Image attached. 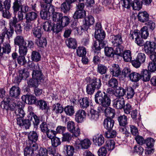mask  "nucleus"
Returning a JSON list of instances; mask_svg holds the SVG:
<instances>
[{
  "mask_svg": "<svg viewBox=\"0 0 156 156\" xmlns=\"http://www.w3.org/2000/svg\"><path fill=\"white\" fill-rule=\"evenodd\" d=\"M104 94L101 91L98 90L95 94L94 99L95 102L101 105V108H107L110 106L111 103V99L110 96L105 94L103 92Z\"/></svg>",
  "mask_w": 156,
  "mask_h": 156,
  "instance_id": "f257e3e1",
  "label": "nucleus"
},
{
  "mask_svg": "<svg viewBox=\"0 0 156 156\" xmlns=\"http://www.w3.org/2000/svg\"><path fill=\"white\" fill-rule=\"evenodd\" d=\"M2 25L3 26L0 34V44H2L5 39H7L8 41L10 42V39L12 38L14 33V29L12 28L10 26H9V28L5 26V22L3 23Z\"/></svg>",
  "mask_w": 156,
  "mask_h": 156,
  "instance_id": "f03ea898",
  "label": "nucleus"
},
{
  "mask_svg": "<svg viewBox=\"0 0 156 156\" xmlns=\"http://www.w3.org/2000/svg\"><path fill=\"white\" fill-rule=\"evenodd\" d=\"M41 11L40 15L41 18L44 20H48L49 18L51 13L55 11L54 6L44 5V3L41 4Z\"/></svg>",
  "mask_w": 156,
  "mask_h": 156,
  "instance_id": "7ed1b4c3",
  "label": "nucleus"
},
{
  "mask_svg": "<svg viewBox=\"0 0 156 156\" xmlns=\"http://www.w3.org/2000/svg\"><path fill=\"white\" fill-rule=\"evenodd\" d=\"M18 21L16 15L9 20V25L12 28H14L15 32L17 35L21 34L23 31L21 24L18 22Z\"/></svg>",
  "mask_w": 156,
  "mask_h": 156,
  "instance_id": "20e7f679",
  "label": "nucleus"
},
{
  "mask_svg": "<svg viewBox=\"0 0 156 156\" xmlns=\"http://www.w3.org/2000/svg\"><path fill=\"white\" fill-rule=\"evenodd\" d=\"M28 119H23L20 118H17V124L20 127L24 128L26 129H29L31 126V121L32 120V116L28 115L27 116Z\"/></svg>",
  "mask_w": 156,
  "mask_h": 156,
  "instance_id": "39448f33",
  "label": "nucleus"
},
{
  "mask_svg": "<svg viewBox=\"0 0 156 156\" xmlns=\"http://www.w3.org/2000/svg\"><path fill=\"white\" fill-rule=\"evenodd\" d=\"M95 21L94 17L91 15L85 17L83 21V24L81 27V30H87L90 26L93 25Z\"/></svg>",
  "mask_w": 156,
  "mask_h": 156,
  "instance_id": "423d86ee",
  "label": "nucleus"
},
{
  "mask_svg": "<svg viewBox=\"0 0 156 156\" xmlns=\"http://www.w3.org/2000/svg\"><path fill=\"white\" fill-rule=\"evenodd\" d=\"M144 49L146 54H150L155 51L156 46L153 41H147L144 44Z\"/></svg>",
  "mask_w": 156,
  "mask_h": 156,
  "instance_id": "0eeeda50",
  "label": "nucleus"
},
{
  "mask_svg": "<svg viewBox=\"0 0 156 156\" xmlns=\"http://www.w3.org/2000/svg\"><path fill=\"white\" fill-rule=\"evenodd\" d=\"M27 145L24 149V156H34L36 155L34 154V151H36L38 148V146L34 145L29 144L27 143Z\"/></svg>",
  "mask_w": 156,
  "mask_h": 156,
  "instance_id": "6e6552de",
  "label": "nucleus"
},
{
  "mask_svg": "<svg viewBox=\"0 0 156 156\" xmlns=\"http://www.w3.org/2000/svg\"><path fill=\"white\" fill-rule=\"evenodd\" d=\"M98 110L100 112H105L106 118L112 119L114 117L115 114V110L111 108H105L104 109L101 106L98 108Z\"/></svg>",
  "mask_w": 156,
  "mask_h": 156,
  "instance_id": "1a4fd4ad",
  "label": "nucleus"
},
{
  "mask_svg": "<svg viewBox=\"0 0 156 156\" xmlns=\"http://www.w3.org/2000/svg\"><path fill=\"white\" fill-rule=\"evenodd\" d=\"M125 105V100L123 97H117L112 101V105L117 109L122 108Z\"/></svg>",
  "mask_w": 156,
  "mask_h": 156,
  "instance_id": "9d476101",
  "label": "nucleus"
},
{
  "mask_svg": "<svg viewBox=\"0 0 156 156\" xmlns=\"http://www.w3.org/2000/svg\"><path fill=\"white\" fill-rule=\"evenodd\" d=\"M38 136L36 132L33 131L30 132L28 135V141L27 144L38 146L36 143L38 140Z\"/></svg>",
  "mask_w": 156,
  "mask_h": 156,
  "instance_id": "9b49d317",
  "label": "nucleus"
},
{
  "mask_svg": "<svg viewBox=\"0 0 156 156\" xmlns=\"http://www.w3.org/2000/svg\"><path fill=\"white\" fill-rule=\"evenodd\" d=\"M9 43L10 42L8 41L2 43V47L0 46V57H2L4 54H9L10 52L11 47Z\"/></svg>",
  "mask_w": 156,
  "mask_h": 156,
  "instance_id": "f8f14e48",
  "label": "nucleus"
},
{
  "mask_svg": "<svg viewBox=\"0 0 156 156\" xmlns=\"http://www.w3.org/2000/svg\"><path fill=\"white\" fill-rule=\"evenodd\" d=\"M123 43V41L121 34H119L116 35L112 36V43L114 47L122 45Z\"/></svg>",
  "mask_w": 156,
  "mask_h": 156,
  "instance_id": "ddd939ff",
  "label": "nucleus"
},
{
  "mask_svg": "<svg viewBox=\"0 0 156 156\" xmlns=\"http://www.w3.org/2000/svg\"><path fill=\"white\" fill-rule=\"evenodd\" d=\"M110 73L112 76L118 77L121 74L120 68L118 64H112L110 68Z\"/></svg>",
  "mask_w": 156,
  "mask_h": 156,
  "instance_id": "4468645a",
  "label": "nucleus"
},
{
  "mask_svg": "<svg viewBox=\"0 0 156 156\" xmlns=\"http://www.w3.org/2000/svg\"><path fill=\"white\" fill-rule=\"evenodd\" d=\"M21 98L23 101L29 105L34 104L36 101V97L31 94L23 96Z\"/></svg>",
  "mask_w": 156,
  "mask_h": 156,
  "instance_id": "2eb2a0df",
  "label": "nucleus"
},
{
  "mask_svg": "<svg viewBox=\"0 0 156 156\" xmlns=\"http://www.w3.org/2000/svg\"><path fill=\"white\" fill-rule=\"evenodd\" d=\"M105 43L101 42H98L97 41H95L93 44V46L94 49L93 50L95 53H97L98 55H99V56L101 57V50L105 46Z\"/></svg>",
  "mask_w": 156,
  "mask_h": 156,
  "instance_id": "dca6fc26",
  "label": "nucleus"
},
{
  "mask_svg": "<svg viewBox=\"0 0 156 156\" xmlns=\"http://www.w3.org/2000/svg\"><path fill=\"white\" fill-rule=\"evenodd\" d=\"M85 112L83 109L78 110L75 114V120L78 123L83 121L86 115Z\"/></svg>",
  "mask_w": 156,
  "mask_h": 156,
  "instance_id": "f3484780",
  "label": "nucleus"
},
{
  "mask_svg": "<svg viewBox=\"0 0 156 156\" xmlns=\"http://www.w3.org/2000/svg\"><path fill=\"white\" fill-rule=\"evenodd\" d=\"M29 115H31V116H32V117H33L34 120V121L33 122V124L34 128H37L40 122V121L41 122L44 121V116L43 115L39 117L34 112H32Z\"/></svg>",
  "mask_w": 156,
  "mask_h": 156,
  "instance_id": "a211bd4d",
  "label": "nucleus"
},
{
  "mask_svg": "<svg viewBox=\"0 0 156 156\" xmlns=\"http://www.w3.org/2000/svg\"><path fill=\"white\" fill-rule=\"evenodd\" d=\"M37 105L40 109L44 110L47 114L48 113L50 109L46 101L42 100H38L37 102Z\"/></svg>",
  "mask_w": 156,
  "mask_h": 156,
  "instance_id": "6ab92c4d",
  "label": "nucleus"
},
{
  "mask_svg": "<svg viewBox=\"0 0 156 156\" xmlns=\"http://www.w3.org/2000/svg\"><path fill=\"white\" fill-rule=\"evenodd\" d=\"M38 13V11L29 12L25 14V18L26 20L34 21L37 18Z\"/></svg>",
  "mask_w": 156,
  "mask_h": 156,
  "instance_id": "aec40b11",
  "label": "nucleus"
},
{
  "mask_svg": "<svg viewBox=\"0 0 156 156\" xmlns=\"http://www.w3.org/2000/svg\"><path fill=\"white\" fill-rule=\"evenodd\" d=\"M105 36V34L103 30L95 31L94 33L95 38L98 42L105 43L104 40Z\"/></svg>",
  "mask_w": 156,
  "mask_h": 156,
  "instance_id": "412c9836",
  "label": "nucleus"
},
{
  "mask_svg": "<svg viewBox=\"0 0 156 156\" xmlns=\"http://www.w3.org/2000/svg\"><path fill=\"white\" fill-rule=\"evenodd\" d=\"M93 141L96 145L101 146L104 143V138L102 134H97L94 136Z\"/></svg>",
  "mask_w": 156,
  "mask_h": 156,
  "instance_id": "4be33fe9",
  "label": "nucleus"
},
{
  "mask_svg": "<svg viewBox=\"0 0 156 156\" xmlns=\"http://www.w3.org/2000/svg\"><path fill=\"white\" fill-rule=\"evenodd\" d=\"M149 16V14L146 11H142L138 13L137 18L138 21L141 23H144L148 20Z\"/></svg>",
  "mask_w": 156,
  "mask_h": 156,
  "instance_id": "5701e85b",
  "label": "nucleus"
},
{
  "mask_svg": "<svg viewBox=\"0 0 156 156\" xmlns=\"http://www.w3.org/2000/svg\"><path fill=\"white\" fill-rule=\"evenodd\" d=\"M90 101L88 98L85 97L80 99L79 102L80 108L83 109H86L90 105Z\"/></svg>",
  "mask_w": 156,
  "mask_h": 156,
  "instance_id": "b1692460",
  "label": "nucleus"
},
{
  "mask_svg": "<svg viewBox=\"0 0 156 156\" xmlns=\"http://www.w3.org/2000/svg\"><path fill=\"white\" fill-rule=\"evenodd\" d=\"M90 83L97 90L100 89L102 85L101 79L95 77L90 79Z\"/></svg>",
  "mask_w": 156,
  "mask_h": 156,
  "instance_id": "393cba45",
  "label": "nucleus"
},
{
  "mask_svg": "<svg viewBox=\"0 0 156 156\" xmlns=\"http://www.w3.org/2000/svg\"><path fill=\"white\" fill-rule=\"evenodd\" d=\"M63 110L62 106L59 103H55L52 105V111L55 114L58 115L62 113Z\"/></svg>",
  "mask_w": 156,
  "mask_h": 156,
  "instance_id": "a878e982",
  "label": "nucleus"
},
{
  "mask_svg": "<svg viewBox=\"0 0 156 156\" xmlns=\"http://www.w3.org/2000/svg\"><path fill=\"white\" fill-rule=\"evenodd\" d=\"M114 124V120L112 119L106 118L104 122V127L107 130H110L113 128Z\"/></svg>",
  "mask_w": 156,
  "mask_h": 156,
  "instance_id": "bb28decb",
  "label": "nucleus"
},
{
  "mask_svg": "<svg viewBox=\"0 0 156 156\" xmlns=\"http://www.w3.org/2000/svg\"><path fill=\"white\" fill-rule=\"evenodd\" d=\"M20 93V90L18 87L13 86L10 89L9 94L11 96L17 97Z\"/></svg>",
  "mask_w": 156,
  "mask_h": 156,
  "instance_id": "cd10ccee",
  "label": "nucleus"
},
{
  "mask_svg": "<svg viewBox=\"0 0 156 156\" xmlns=\"http://www.w3.org/2000/svg\"><path fill=\"white\" fill-rule=\"evenodd\" d=\"M117 120L120 126L125 127L128 124V118L125 115L119 116Z\"/></svg>",
  "mask_w": 156,
  "mask_h": 156,
  "instance_id": "c85d7f7f",
  "label": "nucleus"
},
{
  "mask_svg": "<svg viewBox=\"0 0 156 156\" xmlns=\"http://www.w3.org/2000/svg\"><path fill=\"white\" fill-rule=\"evenodd\" d=\"M66 43L69 48L75 49L77 46V41L74 38L70 37L68 38L66 41Z\"/></svg>",
  "mask_w": 156,
  "mask_h": 156,
  "instance_id": "c756f323",
  "label": "nucleus"
},
{
  "mask_svg": "<svg viewBox=\"0 0 156 156\" xmlns=\"http://www.w3.org/2000/svg\"><path fill=\"white\" fill-rule=\"evenodd\" d=\"M142 2L139 0H134L131 6L133 10L139 11L142 8Z\"/></svg>",
  "mask_w": 156,
  "mask_h": 156,
  "instance_id": "7c9ffc66",
  "label": "nucleus"
},
{
  "mask_svg": "<svg viewBox=\"0 0 156 156\" xmlns=\"http://www.w3.org/2000/svg\"><path fill=\"white\" fill-rule=\"evenodd\" d=\"M139 34L142 39H146L149 35L148 28L146 26H144L139 31Z\"/></svg>",
  "mask_w": 156,
  "mask_h": 156,
  "instance_id": "2f4dec72",
  "label": "nucleus"
},
{
  "mask_svg": "<svg viewBox=\"0 0 156 156\" xmlns=\"http://www.w3.org/2000/svg\"><path fill=\"white\" fill-rule=\"evenodd\" d=\"M32 76L33 78L38 82L43 78V75L40 71L34 70L32 72Z\"/></svg>",
  "mask_w": 156,
  "mask_h": 156,
  "instance_id": "473e14b6",
  "label": "nucleus"
},
{
  "mask_svg": "<svg viewBox=\"0 0 156 156\" xmlns=\"http://www.w3.org/2000/svg\"><path fill=\"white\" fill-rule=\"evenodd\" d=\"M141 75L143 81L146 82L150 80L151 73L148 70L143 69Z\"/></svg>",
  "mask_w": 156,
  "mask_h": 156,
  "instance_id": "72a5a7b5",
  "label": "nucleus"
},
{
  "mask_svg": "<svg viewBox=\"0 0 156 156\" xmlns=\"http://www.w3.org/2000/svg\"><path fill=\"white\" fill-rule=\"evenodd\" d=\"M14 42L15 44L19 46L23 45H26L27 44L23 37L20 35L17 36L14 39Z\"/></svg>",
  "mask_w": 156,
  "mask_h": 156,
  "instance_id": "f704fd0d",
  "label": "nucleus"
},
{
  "mask_svg": "<svg viewBox=\"0 0 156 156\" xmlns=\"http://www.w3.org/2000/svg\"><path fill=\"white\" fill-rule=\"evenodd\" d=\"M91 143L90 140L88 139H85L81 140L78 145H80L82 149H87L90 146Z\"/></svg>",
  "mask_w": 156,
  "mask_h": 156,
  "instance_id": "c9c22d12",
  "label": "nucleus"
},
{
  "mask_svg": "<svg viewBox=\"0 0 156 156\" xmlns=\"http://www.w3.org/2000/svg\"><path fill=\"white\" fill-rule=\"evenodd\" d=\"M105 55L109 58L114 57L115 54V51L113 48L110 47H105L104 49Z\"/></svg>",
  "mask_w": 156,
  "mask_h": 156,
  "instance_id": "e433bc0d",
  "label": "nucleus"
},
{
  "mask_svg": "<svg viewBox=\"0 0 156 156\" xmlns=\"http://www.w3.org/2000/svg\"><path fill=\"white\" fill-rule=\"evenodd\" d=\"M36 44L39 47L44 48L47 44L46 38L44 37H41L36 40Z\"/></svg>",
  "mask_w": 156,
  "mask_h": 156,
  "instance_id": "4c0bfd02",
  "label": "nucleus"
},
{
  "mask_svg": "<svg viewBox=\"0 0 156 156\" xmlns=\"http://www.w3.org/2000/svg\"><path fill=\"white\" fill-rule=\"evenodd\" d=\"M86 15V12L85 10H76L75 12L73 17L74 19H82Z\"/></svg>",
  "mask_w": 156,
  "mask_h": 156,
  "instance_id": "58836bf2",
  "label": "nucleus"
},
{
  "mask_svg": "<svg viewBox=\"0 0 156 156\" xmlns=\"http://www.w3.org/2000/svg\"><path fill=\"white\" fill-rule=\"evenodd\" d=\"M129 78L132 82H137L141 78V75L138 73L133 72L129 76Z\"/></svg>",
  "mask_w": 156,
  "mask_h": 156,
  "instance_id": "ea45409f",
  "label": "nucleus"
},
{
  "mask_svg": "<svg viewBox=\"0 0 156 156\" xmlns=\"http://www.w3.org/2000/svg\"><path fill=\"white\" fill-rule=\"evenodd\" d=\"M52 14V19L54 22H56L57 24H58L61 19L63 16V14L58 12L54 11L51 12Z\"/></svg>",
  "mask_w": 156,
  "mask_h": 156,
  "instance_id": "a19ab883",
  "label": "nucleus"
},
{
  "mask_svg": "<svg viewBox=\"0 0 156 156\" xmlns=\"http://www.w3.org/2000/svg\"><path fill=\"white\" fill-rule=\"evenodd\" d=\"M22 4L20 1L18 0H14V2L13 3L12 8L13 10V12L14 14H16L19 11L20 9Z\"/></svg>",
  "mask_w": 156,
  "mask_h": 156,
  "instance_id": "79ce46f5",
  "label": "nucleus"
},
{
  "mask_svg": "<svg viewBox=\"0 0 156 156\" xmlns=\"http://www.w3.org/2000/svg\"><path fill=\"white\" fill-rule=\"evenodd\" d=\"M118 82L117 80L115 78H112L108 82V86L112 88H116L118 87Z\"/></svg>",
  "mask_w": 156,
  "mask_h": 156,
  "instance_id": "37998d69",
  "label": "nucleus"
},
{
  "mask_svg": "<svg viewBox=\"0 0 156 156\" xmlns=\"http://www.w3.org/2000/svg\"><path fill=\"white\" fill-rule=\"evenodd\" d=\"M70 20V19L68 16H62L58 24H60L63 27H65L69 24Z\"/></svg>",
  "mask_w": 156,
  "mask_h": 156,
  "instance_id": "c03bdc74",
  "label": "nucleus"
},
{
  "mask_svg": "<svg viewBox=\"0 0 156 156\" xmlns=\"http://www.w3.org/2000/svg\"><path fill=\"white\" fill-rule=\"evenodd\" d=\"M33 36L37 38L41 37L42 32L41 27H35L32 30Z\"/></svg>",
  "mask_w": 156,
  "mask_h": 156,
  "instance_id": "a18cd8bd",
  "label": "nucleus"
},
{
  "mask_svg": "<svg viewBox=\"0 0 156 156\" xmlns=\"http://www.w3.org/2000/svg\"><path fill=\"white\" fill-rule=\"evenodd\" d=\"M124 60L125 62H128L132 59L131 52L129 50H126L124 51L122 55Z\"/></svg>",
  "mask_w": 156,
  "mask_h": 156,
  "instance_id": "49530a36",
  "label": "nucleus"
},
{
  "mask_svg": "<svg viewBox=\"0 0 156 156\" xmlns=\"http://www.w3.org/2000/svg\"><path fill=\"white\" fill-rule=\"evenodd\" d=\"M107 70L108 68L107 66L102 64L98 65L97 71L98 73L101 75L105 74L107 73Z\"/></svg>",
  "mask_w": 156,
  "mask_h": 156,
  "instance_id": "de8ad7c7",
  "label": "nucleus"
},
{
  "mask_svg": "<svg viewBox=\"0 0 156 156\" xmlns=\"http://www.w3.org/2000/svg\"><path fill=\"white\" fill-rule=\"evenodd\" d=\"M31 58L33 61L38 62L41 60V55L38 52L33 51L31 54Z\"/></svg>",
  "mask_w": 156,
  "mask_h": 156,
  "instance_id": "09e8293b",
  "label": "nucleus"
},
{
  "mask_svg": "<svg viewBox=\"0 0 156 156\" xmlns=\"http://www.w3.org/2000/svg\"><path fill=\"white\" fill-rule=\"evenodd\" d=\"M115 143L113 140H109L105 142V146L108 150L112 151L115 148Z\"/></svg>",
  "mask_w": 156,
  "mask_h": 156,
  "instance_id": "8fccbe9b",
  "label": "nucleus"
},
{
  "mask_svg": "<svg viewBox=\"0 0 156 156\" xmlns=\"http://www.w3.org/2000/svg\"><path fill=\"white\" fill-rule=\"evenodd\" d=\"M66 114L69 116H72L75 112L74 107L72 106H67L64 109Z\"/></svg>",
  "mask_w": 156,
  "mask_h": 156,
  "instance_id": "3c124183",
  "label": "nucleus"
},
{
  "mask_svg": "<svg viewBox=\"0 0 156 156\" xmlns=\"http://www.w3.org/2000/svg\"><path fill=\"white\" fill-rule=\"evenodd\" d=\"M88 116L91 120H97L98 117L99 115L97 112L94 109L91 110L88 113Z\"/></svg>",
  "mask_w": 156,
  "mask_h": 156,
  "instance_id": "603ef678",
  "label": "nucleus"
},
{
  "mask_svg": "<svg viewBox=\"0 0 156 156\" xmlns=\"http://www.w3.org/2000/svg\"><path fill=\"white\" fill-rule=\"evenodd\" d=\"M71 8V5L66 2L61 4V8L62 11L65 13H67L69 11Z\"/></svg>",
  "mask_w": 156,
  "mask_h": 156,
  "instance_id": "864d4df0",
  "label": "nucleus"
},
{
  "mask_svg": "<svg viewBox=\"0 0 156 156\" xmlns=\"http://www.w3.org/2000/svg\"><path fill=\"white\" fill-rule=\"evenodd\" d=\"M13 104L14 105H12L13 107H11V105L10 107V110L12 111L16 109L22 108L24 107L23 103L21 101H19L16 103L14 102Z\"/></svg>",
  "mask_w": 156,
  "mask_h": 156,
  "instance_id": "5fc2aeb1",
  "label": "nucleus"
},
{
  "mask_svg": "<svg viewBox=\"0 0 156 156\" xmlns=\"http://www.w3.org/2000/svg\"><path fill=\"white\" fill-rule=\"evenodd\" d=\"M96 89L94 86H93L90 83L87 85L86 88V91L87 94L90 95H92L95 92Z\"/></svg>",
  "mask_w": 156,
  "mask_h": 156,
  "instance_id": "6e6d98bb",
  "label": "nucleus"
},
{
  "mask_svg": "<svg viewBox=\"0 0 156 156\" xmlns=\"http://www.w3.org/2000/svg\"><path fill=\"white\" fill-rule=\"evenodd\" d=\"M126 90L121 87L116 89V93L117 97H122L126 94Z\"/></svg>",
  "mask_w": 156,
  "mask_h": 156,
  "instance_id": "4d7b16f0",
  "label": "nucleus"
},
{
  "mask_svg": "<svg viewBox=\"0 0 156 156\" xmlns=\"http://www.w3.org/2000/svg\"><path fill=\"white\" fill-rule=\"evenodd\" d=\"M19 73V75L23 79H26L27 78L29 77V73L25 68L20 70Z\"/></svg>",
  "mask_w": 156,
  "mask_h": 156,
  "instance_id": "13d9d810",
  "label": "nucleus"
},
{
  "mask_svg": "<svg viewBox=\"0 0 156 156\" xmlns=\"http://www.w3.org/2000/svg\"><path fill=\"white\" fill-rule=\"evenodd\" d=\"M77 55L79 57L85 55L86 54V48L83 47H79L76 49Z\"/></svg>",
  "mask_w": 156,
  "mask_h": 156,
  "instance_id": "bf43d9fd",
  "label": "nucleus"
},
{
  "mask_svg": "<svg viewBox=\"0 0 156 156\" xmlns=\"http://www.w3.org/2000/svg\"><path fill=\"white\" fill-rule=\"evenodd\" d=\"M154 142L153 138L149 137L146 139L145 144L147 147L151 148L154 147Z\"/></svg>",
  "mask_w": 156,
  "mask_h": 156,
  "instance_id": "052dcab7",
  "label": "nucleus"
},
{
  "mask_svg": "<svg viewBox=\"0 0 156 156\" xmlns=\"http://www.w3.org/2000/svg\"><path fill=\"white\" fill-rule=\"evenodd\" d=\"M115 47H116L115 51V55L122 57L124 51H123L124 47L122 45L115 46Z\"/></svg>",
  "mask_w": 156,
  "mask_h": 156,
  "instance_id": "680f3d73",
  "label": "nucleus"
},
{
  "mask_svg": "<svg viewBox=\"0 0 156 156\" xmlns=\"http://www.w3.org/2000/svg\"><path fill=\"white\" fill-rule=\"evenodd\" d=\"M126 90L127 99L132 98L133 97L135 94L134 89L131 87H127Z\"/></svg>",
  "mask_w": 156,
  "mask_h": 156,
  "instance_id": "e2e57ef3",
  "label": "nucleus"
},
{
  "mask_svg": "<svg viewBox=\"0 0 156 156\" xmlns=\"http://www.w3.org/2000/svg\"><path fill=\"white\" fill-rule=\"evenodd\" d=\"M116 132L114 130H108L105 133V137L109 138H114L116 136Z\"/></svg>",
  "mask_w": 156,
  "mask_h": 156,
  "instance_id": "0e129e2a",
  "label": "nucleus"
},
{
  "mask_svg": "<svg viewBox=\"0 0 156 156\" xmlns=\"http://www.w3.org/2000/svg\"><path fill=\"white\" fill-rule=\"evenodd\" d=\"M43 28L45 31H49L52 30V27L51 23L49 21L45 22L43 23Z\"/></svg>",
  "mask_w": 156,
  "mask_h": 156,
  "instance_id": "69168bd1",
  "label": "nucleus"
},
{
  "mask_svg": "<svg viewBox=\"0 0 156 156\" xmlns=\"http://www.w3.org/2000/svg\"><path fill=\"white\" fill-rule=\"evenodd\" d=\"M19 52L20 55L25 56L27 52V49L26 45H23L19 46Z\"/></svg>",
  "mask_w": 156,
  "mask_h": 156,
  "instance_id": "338daca9",
  "label": "nucleus"
},
{
  "mask_svg": "<svg viewBox=\"0 0 156 156\" xmlns=\"http://www.w3.org/2000/svg\"><path fill=\"white\" fill-rule=\"evenodd\" d=\"M147 67L149 72H154L156 71V63L154 62H149Z\"/></svg>",
  "mask_w": 156,
  "mask_h": 156,
  "instance_id": "774afa93",
  "label": "nucleus"
}]
</instances>
